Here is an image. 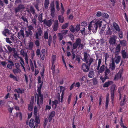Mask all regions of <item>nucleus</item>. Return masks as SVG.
I'll use <instances>...</instances> for the list:
<instances>
[{"instance_id": "1", "label": "nucleus", "mask_w": 128, "mask_h": 128, "mask_svg": "<svg viewBox=\"0 0 128 128\" xmlns=\"http://www.w3.org/2000/svg\"><path fill=\"white\" fill-rule=\"evenodd\" d=\"M89 62L88 63H83L82 65L81 69L84 72H86L89 71L90 66L92 62V59L90 58Z\"/></svg>"}, {"instance_id": "2", "label": "nucleus", "mask_w": 128, "mask_h": 128, "mask_svg": "<svg viewBox=\"0 0 128 128\" xmlns=\"http://www.w3.org/2000/svg\"><path fill=\"white\" fill-rule=\"evenodd\" d=\"M102 21H98L97 22L94 24V26H93L92 29V31L94 33L96 32L98 28V27L100 28L101 27L102 25Z\"/></svg>"}, {"instance_id": "3", "label": "nucleus", "mask_w": 128, "mask_h": 128, "mask_svg": "<svg viewBox=\"0 0 128 128\" xmlns=\"http://www.w3.org/2000/svg\"><path fill=\"white\" fill-rule=\"evenodd\" d=\"M42 29L40 27L37 28L36 31L34 34L36 38L40 39V37L42 35Z\"/></svg>"}, {"instance_id": "4", "label": "nucleus", "mask_w": 128, "mask_h": 128, "mask_svg": "<svg viewBox=\"0 0 128 128\" xmlns=\"http://www.w3.org/2000/svg\"><path fill=\"white\" fill-rule=\"evenodd\" d=\"M44 98L42 94H37V104L38 106L42 104L43 103Z\"/></svg>"}, {"instance_id": "5", "label": "nucleus", "mask_w": 128, "mask_h": 128, "mask_svg": "<svg viewBox=\"0 0 128 128\" xmlns=\"http://www.w3.org/2000/svg\"><path fill=\"white\" fill-rule=\"evenodd\" d=\"M84 60L86 63H88V62H89V60L90 58L92 59V62H93V58H90V55L89 54H88L87 52H84Z\"/></svg>"}, {"instance_id": "6", "label": "nucleus", "mask_w": 128, "mask_h": 128, "mask_svg": "<svg viewBox=\"0 0 128 128\" xmlns=\"http://www.w3.org/2000/svg\"><path fill=\"white\" fill-rule=\"evenodd\" d=\"M53 21V20L52 19L47 20L46 19H45L44 20L43 24L48 27H50L52 25Z\"/></svg>"}, {"instance_id": "7", "label": "nucleus", "mask_w": 128, "mask_h": 128, "mask_svg": "<svg viewBox=\"0 0 128 128\" xmlns=\"http://www.w3.org/2000/svg\"><path fill=\"white\" fill-rule=\"evenodd\" d=\"M116 86H114L113 87H112L110 89L111 94V100L112 104L114 103V94Z\"/></svg>"}, {"instance_id": "8", "label": "nucleus", "mask_w": 128, "mask_h": 128, "mask_svg": "<svg viewBox=\"0 0 128 128\" xmlns=\"http://www.w3.org/2000/svg\"><path fill=\"white\" fill-rule=\"evenodd\" d=\"M116 66L114 62V59H112V60L111 63L109 65L110 68L112 71L114 70L116 68Z\"/></svg>"}, {"instance_id": "9", "label": "nucleus", "mask_w": 128, "mask_h": 128, "mask_svg": "<svg viewBox=\"0 0 128 128\" xmlns=\"http://www.w3.org/2000/svg\"><path fill=\"white\" fill-rule=\"evenodd\" d=\"M116 38L115 36L111 37L109 40V43L110 44H114L116 43Z\"/></svg>"}, {"instance_id": "10", "label": "nucleus", "mask_w": 128, "mask_h": 128, "mask_svg": "<svg viewBox=\"0 0 128 128\" xmlns=\"http://www.w3.org/2000/svg\"><path fill=\"white\" fill-rule=\"evenodd\" d=\"M56 56L55 55H52V62L53 67L52 68V70H53L54 72L55 70V66H53L54 62L56 60Z\"/></svg>"}, {"instance_id": "11", "label": "nucleus", "mask_w": 128, "mask_h": 128, "mask_svg": "<svg viewBox=\"0 0 128 128\" xmlns=\"http://www.w3.org/2000/svg\"><path fill=\"white\" fill-rule=\"evenodd\" d=\"M58 21L57 20H56L54 22L53 29L54 31L56 32L58 30Z\"/></svg>"}, {"instance_id": "12", "label": "nucleus", "mask_w": 128, "mask_h": 128, "mask_svg": "<svg viewBox=\"0 0 128 128\" xmlns=\"http://www.w3.org/2000/svg\"><path fill=\"white\" fill-rule=\"evenodd\" d=\"M55 112L54 111H52L50 113L48 119L49 122H50L52 120V118L55 116Z\"/></svg>"}, {"instance_id": "13", "label": "nucleus", "mask_w": 128, "mask_h": 128, "mask_svg": "<svg viewBox=\"0 0 128 128\" xmlns=\"http://www.w3.org/2000/svg\"><path fill=\"white\" fill-rule=\"evenodd\" d=\"M122 75V72L120 71L115 76L114 78V80H118L119 79L121 78Z\"/></svg>"}, {"instance_id": "14", "label": "nucleus", "mask_w": 128, "mask_h": 128, "mask_svg": "<svg viewBox=\"0 0 128 128\" xmlns=\"http://www.w3.org/2000/svg\"><path fill=\"white\" fill-rule=\"evenodd\" d=\"M113 26L115 30L118 32L120 31V29L118 25L116 22H114L113 23Z\"/></svg>"}, {"instance_id": "15", "label": "nucleus", "mask_w": 128, "mask_h": 128, "mask_svg": "<svg viewBox=\"0 0 128 128\" xmlns=\"http://www.w3.org/2000/svg\"><path fill=\"white\" fill-rule=\"evenodd\" d=\"M121 54L122 58L124 59L128 58V54L125 50H123L121 52Z\"/></svg>"}, {"instance_id": "16", "label": "nucleus", "mask_w": 128, "mask_h": 128, "mask_svg": "<svg viewBox=\"0 0 128 128\" xmlns=\"http://www.w3.org/2000/svg\"><path fill=\"white\" fill-rule=\"evenodd\" d=\"M35 120L34 119L32 118L29 122V125L30 128H32L34 126Z\"/></svg>"}, {"instance_id": "17", "label": "nucleus", "mask_w": 128, "mask_h": 128, "mask_svg": "<svg viewBox=\"0 0 128 128\" xmlns=\"http://www.w3.org/2000/svg\"><path fill=\"white\" fill-rule=\"evenodd\" d=\"M113 82L112 81H108L106 82L103 84V87L104 88L108 87L109 86L112 84Z\"/></svg>"}, {"instance_id": "18", "label": "nucleus", "mask_w": 128, "mask_h": 128, "mask_svg": "<svg viewBox=\"0 0 128 128\" xmlns=\"http://www.w3.org/2000/svg\"><path fill=\"white\" fill-rule=\"evenodd\" d=\"M35 126H38V124L40 123V120L39 118V116H35Z\"/></svg>"}, {"instance_id": "19", "label": "nucleus", "mask_w": 128, "mask_h": 128, "mask_svg": "<svg viewBox=\"0 0 128 128\" xmlns=\"http://www.w3.org/2000/svg\"><path fill=\"white\" fill-rule=\"evenodd\" d=\"M121 58V57L120 56H115L114 59V62L116 64H118L120 62V59Z\"/></svg>"}, {"instance_id": "20", "label": "nucleus", "mask_w": 128, "mask_h": 128, "mask_svg": "<svg viewBox=\"0 0 128 128\" xmlns=\"http://www.w3.org/2000/svg\"><path fill=\"white\" fill-rule=\"evenodd\" d=\"M52 107L54 109H56L58 103V101L57 100H55L52 102Z\"/></svg>"}, {"instance_id": "21", "label": "nucleus", "mask_w": 128, "mask_h": 128, "mask_svg": "<svg viewBox=\"0 0 128 128\" xmlns=\"http://www.w3.org/2000/svg\"><path fill=\"white\" fill-rule=\"evenodd\" d=\"M33 102H30V104H28V110L30 112H31L33 110Z\"/></svg>"}, {"instance_id": "22", "label": "nucleus", "mask_w": 128, "mask_h": 128, "mask_svg": "<svg viewBox=\"0 0 128 128\" xmlns=\"http://www.w3.org/2000/svg\"><path fill=\"white\" fill-rule=\"evenodd\" d=\"M120 44L117 45L116 46L115 51L116 54H118V52L120 51Z\"/></svg>"}, {"instance_id": "23", "label": "nucleus", "mask_w": 128, "mask_h": 128, "mask_svg": "<svg viewBox=\"0 0 128 128\" xmlns=\"http://www.w3.org/2000/svg\"><path fill=\"white\" fill-rule=\"evenodd\" d=\"M14 91L15 92H16L18 94H22L24 92V90L23 89L21 90L20 88L15 89Z\"/></svg>"}, {"instance_id": "24", "label": "nucleus", "mask_w": 128, "mask_h": 128, "mask_svg": "<svg viewBox=\"0 0 128 128\" xmlns=\"http://www.w3.org/2000/svg\"><path fill=\"white\" fill-rule=\"evenodd\" d=\"M105 67L104 64L102 65L99 68L98 70V72L100 73H102L105 70Z\"/></svg>"}, {"instance_id": "25", "label": "nucleus", "mask_w": 128, "mask_h": 128, "mask_svg": "<svg viewBox=\"0 0 128 128\" xmlns=\"http://www.w3.org/2000/svg\"><path fill=\"white\" fill-rule=\"evenodd\" d=\"M50 3L49 0H45L44 4V9H46L48 8V7Z\"/></svg>"}, {"instance_id": "26", "label": "nucleus", "mask_w": 128, "mask_h": 128, "mask_svg": "<svg viewBox=\"0 0 128 128\" xmlns=\"http://www.w3.org/2000/svg\"><path fill=\"white\" fill-rule=\"evenodd\" d=\"M18 34L19 38L21 36H22L23 38L24 37V32L23 30H20L19 32L18 33Z\"/></svg>"}, {"instance_id": "27", "label": "nucleus", "mask_w": 128, "mask_h": 128, "mask_svg": "<svg viewBox=\"0 0 128 128\" xmlns=\"http://www.w3.org/2000/svg\"><path fill=\"white\" fill-rule=\"evenodd\" d=\"M58 19L60 23H63L64 22V18L62 16L59 15L58 17Z\"/></svg>"}, {"instance_id": "28", "label": "nucleus", "mask_w": 128, "mask_h": 128, "mask_svg": "<svg viewBox=\"0 0 128 128\" xmlns=\"http://www.w3.org/2000/svg\"><path fill=\"white\" fill-rule=\"evenodd\" d=\"M106 70L104 72V76H108V75L109 74L110 71L109 69L108 68L107 66L105 67Z\"/></svg>"}, {"instance_id": "29", "label": "nucleus", "mask_w": 128, "mask_h": 128, "mask_svg": "<svg viewBox=\"0 0 128 128\" xmlns=\"http://www.w3.org/2000/svg\"><path fill=\"white\" fill-rule=\"evenodd\" d=\"M26 37H28L32 36V31L28 30L26 31Z\"/></svg>"}, {"instance_id": "30", "label": "nucleus", "mask_w": 128, "mask_h": 128, "mask_svg": "<svg viewBox=\"0 0 128 128\" xmlns=\"http://www.w3.org/2000/svg\"><path fill=\"white\" fill-rule=\"evenodd\" d=\"M66 44L67 45L66 49L67 50H69L70 49V47L69 45H70L71 46H72V42L70 41H69L66 42Z\"/></svg>"}, {"instance_id": "31", "label": "nucleus", "mask_w": 128, "mask_h": 128, "mask_svg": "<svg viewBox=\"0 0 128 128\" xmlns=\"http://www.w3.org/2000/svg\"><path fill=\"white\" fill-rule=\"evenodd\" d=\"M85 76H84L82 78H80L79 79V80L81 82V84H82L86 82V81L84 79Z\"/></svg>"}, {"instance_id": "32", "label": "nucleus", "mask_w": 128, "mask_h": 128, "mask_svg": "<svg viewBox=\"0 0 128 128\" xmlns=\"http://www.w3.org/2000/svg\"><path fill=\"white\" fill-rule=\"evenodd\" d=\"M34 43L32 42H30L28 43V48L30 50H32L34 46Z\"/></svg>"}, {"instance_id": "33", "label": "nucleus", "mask_w": 128, "mask_h": 128, "mask_svg": "<svg viewBox=\"0 0 128 128\" xmlns=\"http://www.w3.org/2000/svg\"><path fill=\"white\" fill-rule=\"evenodd\" d=\"M94 71H91L88 74V77L89 78H92L94 76Z\"/></svg>"}, {"instance_id": "34", "label": "nucleus", "mask_w": 128, "mask_h": 128, "mask_svg": "<svg viewBox=\"0 0 128 128\" xmlns=\"http://www.w3.org/2000/svg\"><path fill=\"white\" fill-rule=\"evenodd\" d=\"M20 52L21 54L23 56H25V57L28 56L27 53L26 52H25L24 50L22 49H21L20 50Z\"/></svg>"}, {"instance_id": "35", "label": "nucleus", "mask_w": 128, "mask_h": 128, "mask_svg": "<svg viewBox=\"0 0 128 128\" xmlns=\"http://www.w3.org/2000/svg\"><path fill=\"white\" fill-rule=\"evenodd\" d=\"M7 49L8 50L9 53L11 52L12 51L13 52L16 51L15 48H12L10 46H8L7 47Z\"/></svg>"}, {"instance_id": "36", "label": "nucleus", "mask_w": 128, "mask_h": 128, "mask_svg": "<svg viewBox=\"0 0 128 128\" xmlns=\"http://www.w3.org/2000/svg\"><path fill=\"white\" fill-rule=\"evenodd\" d=\"M38 20L40 23H42V22H44V20H42V14L41 13L38 16Z\"/></svg>"}, {"instance_id": "37", "label": "nucleus", "mask_w": 128, "mask_h": 128, "mask_svg": "<svg viewBox=\"0 0 128 128\" xmlns=\"http://www.w3.org/2000/svg\"><path fill=\"white\" fill-rule=\"evenodd\" d=\"M69 26V22L66 23L62 26V28L63 29H65L66 28Z\"/></svg>"}, {"instance_id": "38", "label": "nucleus", "mask_w": 128, "mask_h": 128, "mask_svg": "<svg viewBox=\"0 0 128 128\" xmlns=\"http://www.w3.org/2000/svg\"><path fill=\"white\" fill-rule=\"evenodd\" d=\"M43 84H40L39 86H38V94H41V89L42 87Z\"/></svg>"}, {"instance_id": "39", "label": "nucleus", "mask_w": 128, "mask_h": 128, "mask_svg": "<svg viewBox=\"0 0 128 128\" xmlns=\"http://www.w3.org/2000/svg\"><path fill=\"white\" fill-rule=\"evenodd\" d=\"M100 78V79L102 80V82L103 83L105 82L106 79H109V76H104V78L102 77V76H101Z\"/></svg>"}, {"instance_id": "40", "label": "nucleus", "mask_w": 128, "mask_h": 128, "mask_svg": "<svg viewBox=\"0 0 128 128\" xmlns=\"http://www.w3.org/2000/svg\"><path fill=\"white\" fill-rule=\"evenodd\" d=\"M81 41L82 40L80 38H78L76 39L75 43L78 46L81 43Z\"/></svg>"}, {"instance_id": "41", "label": "nucleus", "mask_w": 128, "mask_h": 128, "mask_svg": "<svg viewBox=\"0 0 128 128\" xmlns=\"http://www.w3.org/2000/svg\"><path fill=\"white\" fill-rule=\"evenodd\" d=\"M44 37L45 40L48 38V34L47 31L44 32Z\"/></svg>"}, {"instance_id": "42", "label": "nucleus", "mask_w": 128, "mask_h": 128, "mask_svg": "<svg viewBox=\"0 0 128 128\" xmlns=\"http://www.w3.org/2000/svg\"><path fill=\"white\" fill-rule=\"evenodd\" d=\"M45 70V69L44 67L42 69V71L40 72V74L41 76L42 77V79H43L44 78V72Z\"/></svg>"}, {"instance_id": "43", "label": "nucleus", "mask_w": 128, "mask_h": 128, "mask_svg": "<svg viewBox=\"0 0 128 128\" xmlns=\"http://www.w3.org/2000/svg\"><path fill=\"white\" fill-rule=\"evenodd\" d=\"M30 66L31 68L32 71L34 72V66L33 63L31 59L30 60Z\"/></svg>"}, {"instance_id": "44", "label": "nucleus", "mask_w": 128, "mask_h": 128, "mask_svg": "<svg viewBox=\"0 0 128 128\" xmlns=\"http://www.w3.org/2000/svg\"><path fill=\"white\" fill-rule=\"evenodd\" d=\"M42 78L40 76H38V83L39 84H43V80H42Z\"/></svg>"}, {"instance_id": "45", "label": "nucleus", "mask_w": 128, "mask_h": 128, "mask_svg": "<svg viewBox=\"0 0 128 128\" xmlns=\"http://www.w3.org/2000/svg\"><path fill=\"white\" fill-rule=\"evenodd\" d=\"M14 72V74H18L21 72V70L20 68H17L14 69L13 70Z\"/></svg>"}, {"instance_id": "46", "label": "nucleus", "mask_w": 128, "mask_h": 128, "mask_svg": "<svg viewBox=\"0 0 128 128\" xmlns=\"http://www.w3.org/2000/svg\"><path fill=\"white\" fill-rule=\"evenodd\" d=\"M38 112V110L37 107L36 106L34 107V114L35 116H38L37 115V113Z\"/></svg>"}, {"instance_id": "47", "label": "nucleus", "mask_w": 128, "mask_h": 128, "mask_svg": "<svg viewBox=\"0 0 128 128\" xmlns=\"http://www.w3.org/2000/svg\"><path fill=\"white\" fill-rule=\"evenodd\" d=\"M55 11V9H50V14L52 18H54V16Z\"/></svg>"}, {"instance_id": "48", "label": "nucleus", "mask_w": 128, "mask_h": 128, "mask_svg": "<svg viewBox=\"0 0 128 128\" xmlns=\"http://www.w3.org/2000/svg\"><path fill=\"white\" fill-rule=\"evenodd\" d=\"M72 97V93H71L68 96V98L67 102H68V104H69L70 102Z\"/></svg>"}, {"instance_id": "49", "label": "nucleus", "mask_w": 128, "mask_h": 128, "mask_svg": "<svg viewBox=\"0 0 128 128\" xmlns=\"http://www.w3.org/2000/svg\"><path fill=\"white\" fill-rule=\"evenodd\" d=\"M70 31L72 32H74L75 31V28L72 25H71L70 27Z\"/></svg>"}, {"instance_id": "50", "label": "nucleus", "mask_w": 128, "mask_h": 128, "mask_svg": "<svg viewBox=\"0 0 128 128\" xmlns=\"http://www.w3.org/2000/svg\"><path fill=\"white\" fill-rule=\"evenodd\" d=\"M18 7L20 10H24L25 8L24 5L22 4H19Z\"/></svg>"}, {"instance_id": "51", "label": "nucleus", "mask_w": 128, "mask_h": 128, "mask_svg": "<svg viewBox=\"0 0 128 128\" xmlns=\"http://www.w3.org/2000/svg\"><path fill=\"white\" fill-rule=\"evenodd\" d=\"M56 7L57 10L59 11L60 10V8L59 7V2L58 0H56Z\"/></svg>"}, {"instance_id": "52", "label": "nucleus", "mask_w": 128, "mask_h": 128, "mask_svg": "<svg viewBox=\"0 0 128 128\" xmlns=\"http://www.w3.org/2000/svg\"><path fill=\"white\" fill-rule=\"evenodd\" d=\"M58 35L59 37V40H62L64 36L62 34H61V33H58Z\"/></svg>"}, {"instance_id": "53", "label": "nucleus", "mask_w": 128, "mask_h": 128, "mask_svg": "<svg viewBox=\"0 0 128 128\" xmlns=\"http://www.w3.org/2000/svg\"><path fill=\"white\" fill-rule=\"evenodd\" d=\"M112 34V31L110 28H108V30H107L106 32V34L107 35H110Z\"/></svg>"}, {"instance_id": "54", "label": "nucleus", "mask_w": 128, "mask_h": 128, "mask_svg": "<svg viewBox=\"0 0 128 128\" xmlns=\"http://www.w3.org/2000/svg\"><path fill=\"white\" fill-rule=\"evenodd\" d=\"M30 10L32 14H34L35 13V10L33 6H30Z\"/></svg>"}, {"instance_id": "55", "label": "nucleus", "mask_w": 128, "mask_h": 128, "mask_svg": "<svg viewBox=\"0 0 128 128\" xmlns=\"http://www.w3.org/2000/svg\"><path fill=\"white\" fill-rule=\"evenodd\" d=\"M50 7L51 8L50 9H55L54 8V1L51 2L50 4Z\"/></svg>"}, {"instance_id": "56", "label": "nucleus", "mask_w": 128, "mask_h": 128, "mask_svg": "<svg viewBox=\"0 0 128 128\" xmlns=\"http://www.w3.org/2000/svg\"><path fill=\"white\" fill-rule=\"evenodd\" d=\"M105 60L106 63L108 58H109L110 55L108 53H105L104 54Z\"/></svg>"}, {"instance_id": "57", "label": "nucleus", "mask_w": 128, "mask_h": 128, "mask_svg": "<svg viewBox=\"0 0 128 128\" xmlns=\"http://www.w3.org/2000/svg\"><path fill=\"white\" fill-rule=\"evenodd\" d=\"M39 41H40L38 40H37L34 42V44L37 47L39 46L40 45Z\"/></svg>"}, {"instance_id": "58", "label": "nucleus", "mask_w": 128, "mask_h": 128, "mask_svg": "<svg viewBox=\"0 0 128 128\" xmlns=\"http://www.w3.org/2000/svg\"><path fill=\"white\" fill-rule=\"evenodd\" d=\"M102 16L106 18H108L109 17V15L105 13L102 14Z\"/></svg>"}, {"instance_id": "59", "label": "nucleus", "mask_w": 128, "mask_h": 128, "mask_svg": "<svg viewBox=\"0 0 128 128\" xmlns=\"http://www.w3.org/2000/svg\"><path fill=\"white\" fill-rule=\"evenodd\" d=\"M61 32V34H62V35L64 36L68 34V30H63Z\"/></svg>"}, {"instance_id": "60", "label": "nucleus", "mask_w": 128, "mask_h": 128, "mask_svg": "<svg viewBox=\"0 0 128 128\" xmlns=\"http://www.w3.org/2000/svg\"><path fill=\"white\" fill-rule=\"evenodd\" d=\"M101 63V60L100 59H99L98 60V65L97 66V70H98L100 67V65Z\"/></svg>"}, {"instance_id": "61", "label": "nucleus", "mask_w": 128, "mask_h": 128, "mask_svg": "<svg viewBox=\"0 0 128 128\" xmlns=\"http://www.w3.org/2000/svg\"><path fill=\"white\" fill-rule=\"evenodd\" d=\"M60 92H61L63 91V92H64V90L66 89V88L65 87H64L62 86H60Z\"/></svg>"}, {"instance_id": "62", "label": "nucleus", "mask_w": 128, "mask_h": 128, "mask_svg": "<svg viewBox=\"0 0 128 128\" xmlns=\"http://www.w3.org/2000/svg\"><path fill=\"white\" fill-rule=\"evenodd\" d=\"M20 64L21 65V66H22V65H24V61L22 58L21 57H20Z\"/></svg>"}, {"instance_id": "63", "label": "nucleus", "mask_w": 128, "mask_h": 128, "mask_svg": "<svg viewBox=\"0 0 128 128\" xmlns=\"http://www.w3.org/2000/svg\"><path fill=\"white\" fill-rule=\"evenodd\" d=\"M20 10L17 6L14 9L15 13L16 14H17V13L20 11Z\"/></svg>"}, {"instance_id": "64", "label": "nucleus", "mask_w": 128, "mask_h": 128, "mask_svg": "<svg viewBox=\"0 0 128 128\" xmlns=\"http://www.w3.org/2000/svg\"><path fill=\"white\" fill-rule=\"evenodd\" d=\"M18 114V116H19V118H20V120H21L22 119V114L20 112H18V113H16V115Z\"/></svg>"}]
</instances>
